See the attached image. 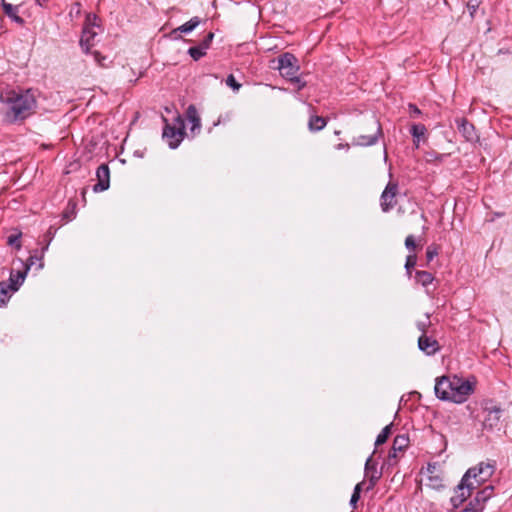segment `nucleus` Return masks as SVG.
I'll return each mask as SVG.
<instances>
[{
	"label": "nucleus",
	"instance_id": "10",
	"mask_svg": "<svg viewBox=\"0 0 512 512\" xmlns=\"http://www.w3.org/2000/svg\"><path fill=\"white\" fill-rule=\"evenodd\" d=\"M374 132L370 134H363L353 139V145L357 146H371L374 145L378 137L382 135V128L378 121H373Z\"/></svg>",
	"mask_w": 512,
	"mask_h": 512
},
{
	"label": "nucleus",
	"instance_id": "17",
	"mask_svg": "<svg viewBox=\"0 0 512 512\" xmlns=\"http://www.w3.org/2000/svg\"><path fill=\"white\" fill-rule=\"evenodd\" d=\"M186 116H187L188 121L192 124V126L190 128V132H191L192 136L197 135L201 129V120L198 115V111L194 105H190L187 108Z\"/></svg>",
	"mask_w": 512,
	"mask_h": 512
},
{
	"label": "nucleus",
	"instance_id": "3",
	"mask_svg": "<svg viewBox=\"0 0 512 512\" xmlns=\"http://www.w3.org/2000/svg\"><path fill=\"white\" fill-rule=\"evenodd\" d=\"M163 121L165 122L162 134L163 139L166 140L170 148L175 149L179 146L185 135L184 121L180 115L177 116L176 123L173 125L168 123V120L164 117Z\"/></svg>",
	"mask_w": 512,
	"mask_h": 512
},
{
	"label": "nucleus",
	"instance_id": "1",
	"mask_svg": "<svg viewBox=\"0 0 512 512\" xmlns=\"http://www.w3.org/2000/svg\"><path fill=\"white\" fill-rule=\"evenodd\" d=\"M0 100L6 106L5 119L9 123L22 122L36 112L37 100L31 89L9 90L1 94Z\"/></svg>",
	"mask_w": 512,
	"mask_h": 512
},
{
	"label": "nucleus",
	"instance_id": "23",
	"mask_svg": "<svg viewBox=\"0 0 512 512\" xmlns=\"http://www.w3.org/2000/svg\"><path fill=\"white\" fill-rule=\"evenodd\" d=\"M426 131L427 129L423 124H413L411 126L410 132L413 136V141L417 147L419 145L421 138L425 137Z\"/></svg>",
	"mask_w": 512,
	"mask_h": 512
},
{
	"label": "nucleus",
	"instance_id": "43",
	"mask_svg": "<svg viewBox=\"0 0 512 512\" xmlns=\"http://www.w3.org/2000/svg\"><path fill=\"white\" fill-rule=\"evenodd\" d=\"M360 499V495L357 494V492H353L351 499H350V505L353 507V509H356V505L358 500Z\"/></svg>",
	"mask_w": 512,
	"mask_h": 512
},
{
	"label": "nucleus",
	"instance_id": "47",
	"mask_svg": "<svg viewBox=\"0 0 512 512\" xmlns=\"http://www.w3.org/2000/svg\"><path fill=\"white\" fill-rule=\"evenodd\" d=\"M361 486H362V484H361V483H358V484L355 486V488H354V491H353V492H357V494H358V495H360V493H361V489H362V488H361Z\"/></svg>",
	"mask_w": 512,
	"mask_h": 512
},
{
	"label": "nucleus",
	"instance_id": "36",
	"mask_svg": "<svg viewBox=\"0 0 512 512\" xmlns=\"http://www.w3.org/2000/svg\"><path fill=\"white\" fill-rule=\"evenodd\" d=\"M430 324H431V322L429 320V317H427L425 321H418L416 326H417V329L420 332H422V334H426L427 333V329L430 326Z\"/></svg>",
	"mask_w": 512,
	"mask_h": 512
},
{
	"label": "nucleus",
	"instance_id": "49",
	"mask_svg": "<svg viewBox=\"0 0 512 512\" xmlns=\"http://www.w3.org/2000/svg\"><path fill=\"white\" fill-rule=\"evenodd\" d=\"M53 233H52V227L49 228L48 232H47V236H52Z\"/></svg>",
	"mask_w": 512,
	"mask_h": 512
},
{
	"label": "nucleus",
	"instance_id": "6",
	"mask_svg": "<svg viewBox=\"0 0 512 512\" xmlns=\"http://www.w3.org/2000/svg\"><path fill=\"white\" fill-rule=\"evenodd\" d=\"M456 376H442L436 379L434 391L436 396L443 401H450L453 394L454 380Z\"/></svg>",
	"mask_w": 512,
	"mask_h": 512
},
{
	"label": "nucleus",
	"instance_id": "15",
	"mask_svg": "<svg viewBox=\"0 0 512 512\" xmlns=\"http://www.w3.org/2000/svg\"><path fill=\"white\" fill-rule=\"evenodd\" d=\"M418 348L427 355H434L440 349L438 341L427 334H422L418 338Z\"/></svg>",
	"mask_w": 512,
	"mask_h": 512
},
{
	"label": "nucleus",
	"instance_id": "21",
	"mask_svg": "<svg viewBox=\"0 0 512 512\" xmlns=\"http://www.w3.org/2000/svg\"><path fill=\"white\" fill-rule=\"evenodd\" d=\"M327 124V121L322 116H311L308 122V128L312 132H317L322 130Z\"/></svg>",
	"mask_w": 512,
	"mask_h": 512
},
{
	"label": "nucleus",
	"instance_id": "45",
	"mask_svg": "<svg viewBox=\"0 0 512 512\" xmlns=\"http://www.w3.org/2000/svg\"><path fill=\"white\" fill-rule=\"evenodd\" d=\"M96 21H97L96 15L91 14L90 27H92V29H94V27L97 26Z\"/></svg>",
	"mask_w": 512,
	"mask_h": 512
},
{
	"label": "nucleus",
	"instance_id": "22",
	"mask_svg": "<svg viewBox=\"0 0 512 512\" xmlns=\"http://www.w3.org/2000/svg\"><path fill=\"white\" fill-rule=\"evenodd\" d=\"M17 287L0 282V307L5 305L10 298V291H16Z\"/></svg>",
	"mask_w": 512,
	"mask_h": 512
},
{
	"label": "nucleus",
	"instance_id": "38",
	"mask_svg": "<svg viewBox=\"0 0 512 512\" xmlns=\"http://www.w3.org/2000/svg\"><path fill=\"white\" fill-rule=\"evenodd\" d=\"M408 108H409V112H410V116L411 117L416 118L419 115H421V111H420V109L416 105L409 104Z\"/></svg>",
	"mask_w": 512,
	"mask_h": 512
},
{
	"label": "nucleus",
	"instance_id": "29",
	"mask_svg": "<svg viewBox=\"0 0 512 512\" xmlns=\"http://www.w3.org/2000/svg\"><path fill=\"white\" fill-rule=\"evenodd\" d=\"M416 264H417V256L415 254L408 255L406 258L405 268L409 275H411V271L415 267Z\"/></svg>",
	"mask_w": 512,
	"mask_h": 512
},
{
	"label": "nucleus",
	"instance_id": "39",
	"mask_svg": "<svg viewBox=\"0 0 512 512\" xmlns=\"http://www.w3.org/2000/svg\"><path fill=\"white\" fill-rule=\"evenodd\" d=\"M42 258H38L37 256H30L27 260V268L29 269L32 265L35 264L36 261H39V268H42L43 263L41 262Z\"/></svg>",
	"mask_w": 512,
	"mask_h": 512
},
{
	"label": "nucleus",
	"instance_id": "41",
	"mask_svg": "<svg viewBox=\"0 0 512 512\" xmlns=\"http://www.w3.org/2000/svg\"><path fill=\"white\" fill-rule=\"evenodd\" d=\"M443 158V155H436L434 152H430V153H427L426 154V160L428 162H432V161H435V160H442Z\"/></svg>",
	"mask_w": 512,
	"mask_h": 512
},
{
	"label": "nucleus",
	"instance_id": "19",
	"mask_svg": "<svg viewBox=\"0 0 512 512\" xmlns=\"http://www.w3.org/2000/svg\"><path fill=\"white\" fill-rule=\"evenodd\" d=\"M493 486H486L481 491H478L474 500L472 501L476 507H482V504L490 499L493 495Z\"/></svg>",
	"mask_w": 512,
	"mask_h": 512
},
{
	"label": "nucleus",
	"instance_id": "7",
	"mask_svg": "<svg viewBox=\"0 0 512 512\" xmlns=\"http://www.w3.org/2000/svg\"><path fill=\"white\" fill-rule=\"evenodd\" d=\"M456 376H442L436 379L434 391L436 396L443 401H450L453 394L454 380Z\"/></svg>",
	"mask_w": 512,
	"mask_h": 512
},
{
	"label": "nucleus",
	"instance_id": "4",
	"mask_svg": "<svg viewBox=\"0 0 512 512\" xmlns=\"http://www.w3.org/2000/svg\"><path fill=\"white\" fill-rule=\"evenodd\" d=\"M475 469H468L461 479V482L455 489V495L451 497L450 501L454 508L459 507L468 497L471 496V491L476 487L474 483L469 482L472 476H475Z\"/></svg>",
	"mask_w": 512,
	"mask_h": 512
},
{
	"label": "nucleus",
	"instance_id": "33",
	"mask_svg": "<svg viewBox=\"0 0 512 512\" xmlns=\"http://www.w3.org/2000/svg\"><path fill=\"white\" fill-rule=\"evenodd\" d=\"M227 86L231 87L234 91H238L241 88V84L238 83L233 74H229L226 78Z\"/></svg>",
	"mask_w": 512,
	"mask_h": 512
},
{
	"label": "nucleus",
	"instance_id": "35",
	"mask_svg": "<svg viewBox=\"0 0 512 512\" xmlns=\"http://www.w3.org/2000/svg\"><path fill=\"white\" fill-rule=\"evenodd\" d=\"M438 255V248L436 246L430 245L426 250V258L427 262H430L434 259L435 256Z\"/></svg>",
	"mask_w": 512,
	"mask_h": 512
},
{
	"label": "nucleus",
	"instance_id": "2",
	"mask_svg": "<svg viewBox=\"0 0 512 512\" xmlns=\"http://www.w3.org/2000/svg\"><path fill=\"white\" fill-rule=\"evenodd\" d=\"M277 69L280 74L291 82L297 83L298 88L301 89L305 86V83H301L298 77L299 65L297 58L291 53H284L278 58Z\"/></svg>",
	"mask_w": 512,
	"mask_h": 512
},
{
	"label": "nucleus",
	"instance_id": "12",
	"mask_svg": "<svg viewBox=\"0 0 512 512\" xmlns=\"http://www.w3.org/2000/svg\"><path fill=\"white\" fill-rule=\"evenodd\" d=\"M91 14H88L85 20V24L82 31V36L80 39V45L85 53L90 51V48L93 46V40L97 35V32L90 27Z\"/></svg>",
	"mask_w": 512,
	"mask_h": 512
},
{
	"label": "nucleus",
	"instance_id": "20",
	"mask_svg": "<svg viewBox=\"0 0 512 512\" xmlns=\"http://www.w3.org/2000/svg\"><path fill=\"white\" fill-rule=\"evenodd\" d=\"M365 473L366 476L369 477L372 485H374L381 476V474L377 471L376 463L373 462L372 457H369L365 463Z\"/></svg>",
	"mask_w": 512,
	"mask_h": 512
},
{
	"label": "nucleus",
	"instance_id": "25",
	"mask_svg": "<svg viewBox=\"0 0 512 512\" xmlns=\"http://www.w3.org/2000/svg\"><path fill=\"white\" fill-rule=\"evenodd\" d=\"M415 279L417 283L426 287L433 282L434 276L428 271H416Z\"/></svg>",
	"mask_w": 512,
	"mask_h": 512
},
{
	"label": "nucleus",
	"instance_id": "13",
	"mask_svg": "<svg viewBox=\"0 0 512 512\" xmlns=\"http://www.w3.org/2000/svg\"><path fill=\"white\" fill-rule=\"evenodd\" d=\"M97 183L94 185L95 192H102L109 188L110 170L107 164H101L96 171Z\"/></svg>",
	"mask_w": 512,
	"mask_h": 512
},
{
	"label": "nucleus",
	"instance_id": "34",
	"mask_svg": "<svg viewBox=\"0 0 512 512\" xmlns=\"http://www.w3.org/2000/svg\"><path fill=\"white\" fill-rule=\"evenodd\" d=\"M405 246L409 251H414L418 245L413 235H408L405 239Z\"/></svg>",
	"mask_w": 512,
	"mask_h": 512
},
{
	"label": "nucleus",
	"instance_id": "8",
	"mask_svg": "<svg viewBox=\"0 0 512 512\" xmlns=\"http://www.w3.org/2000/svg\"><path fill=\"white\" fill-rule=\"evenodd\" d=\"M484 418L482 421V425L484 429L493 430L495 428L499 429L500 419L502 415V409L497 406H486L483 410Z\"/></svg>",
	"mask_w": 512,
	"mask_h": 512
},
{
	"label": "nucleus",
	"instance_id": "31",
	"mask_svg": "<svg viewBox=\"0 0 512 512\" xmlns=\"http://www.w3.org/2000/svg\"><path fill=\"white\" fill-rule=\"evenodd\" d=\"M25 276H26V271H24V272L18 271L16 274V279H14L13 274H11V276H10L11 284L10 285H13L18 288V285L24 281Z\"/></svg>",
	"mask_w": 512,
	"mask_h": 512
},
{
	"label": "nucleus",
	"instance_id": "11",
	"mask_svg": "<svg viewBox=\"0 0 512 512\" xmlns=\"http://www.w3.org/2000/svg\"><path fill=\"white\" fill-rule=\"evenodd\" d=\"M458 131L462 134L468 142H477L479 136L476 133L475 127L466 118H457L455 120Z\"/></svg>",
	"mask_w": 512,
	"mask_h": 512
},
{
	"label": "nucleus",
	"instance_id": "18",
	"mask_svg": "<svg viewBox=\"0 0 512 512\" xmlns=\"http://www.w3.org/2000/svg\"><path fill=\"white\" fill-rule=\"evenodd\" d=\"M2 9L3 12L10 17L13 21L16 23L23 25L24 19L18 15V8L16 6H13L10 3H7L5 0H2Z\"/></svg>",
	"mask_w": 512,
	"mask_h": 512
},
{
	"label": "nucleus",
	"instance_id": "51",
	"mask_svg": "<svg viewBox=\"0 0 512 512\" xmlns=\"http://www.w3.org/2000/svg\"><path fill=\"white\" fill-rule=\"evenodd\" d=\"M36 2L41 5V0H36Z\"/></svg>",
	"mask_w": 512,
	"mask_h": 512
},
{
	"label": "nucleus",
	"instance_id": "46",
	"mask_svg": "<svg viewBox=\"0 0 512 512\" xmlns=\"http://www.w3.org/2000/svg\"><path fill=\"white\" fill-rule=\"evenodd\" d=\"M349 147H350V146H349V144H348V143H346V144H341V143H340V144H338V145L336 146V148H337V149H349Z\"/></svg>",
	"mask_w": 512,
	"mask_h": 512
},
{
	"label": "nucleus",
	"instance_id": "40",
	"mask_svg": "<svg viewBox=\"0 0 512 512\" xmlns=\"http://www.w3.org/2000/svg\"><path fill=\"white\" fill-rule=\"evenodd\" d=\"M397 452L398 451H393V448L390 450L387 460L389 465H394L397 463Z\"/></svg>",
	"mask_w": 512,
	"mask_h": 512
},
{
	"label": "nucleus",
	"instance_id": "5",
	"mask_svg": "<svg viewBox=\"0 0 512 512\" xmlns=\"http://www.w3.org/2000/svg\"><path fill=\"white\" fill-rule=\"evenodd\" d=\"M474 392V384L460 377H455L453 394L450 401L461 404Z\"/></svg>",
	"mask_w": 512,
	"mask_h": 512
},
{
	"label": "nucleus",
	"instance_id": "30",
	"mask_svg": "<svg viewBox=\"0 0 512 512\" xmlns=\"http://www.w3.org/2000/svg\"><path fill=\"white\" fill-rule=\"evenodd\" d=\"M20 238L21 233L11 234L10 236H8L7 243L11 246H14L17 250H19L21 248Z\"/></svg>",
	"mask_w": 512,
	"mask_h": 512
},
{
	"label": "nucleus",
	"instance_id": "32",
	"mask_svg": "<svg viewBox=\"0 0 512 512\" xmlns=\"http://www.w3.org/2000/svg\"><path fill=\"white\" fill-rule=\"evenodd\" d=\"M481 4V1L480 0H469L467 2V8L469 10V13L471 15V17L473 18L477 9L479 8Z\"/></svg>",
	"mask_w": 512,
	"mask_h": 512
},
{
	"label": "nucleus",
	"instance_id": "26",
	"mask_svg": "<svg viewBox=\"0 0 512 512\" xmlns=\"http://www.w3.org/2000/svg\"><path fill=\"white\" fill-rule=\"evenodd\" d=\"M200 24V19L198 17H193L183 25L176 28L173 33L176 32H182V33H188L194 30L198 25Z\"/></svg>",
	"mask_w": 512,
	"mask_h": 512
},
{
	"label": "nucleus",
	"instance_id": "14",
	"mask_svg": "<svg viewBox=\"0 0 512 512\" xmlns=\"http://www.w3.org/2000/svg\"><path fill=\"white\" fill-rule=\"evenodd\" d=\"M427 474L426 486L434 490H441L444 488L443 478L441 474L438 473L436 464H428Z\"/></svg>",
	"mask_w": 512,
	"mask_h": 512
},
{
	"label": "nucleus",
	"instance_id": "27",
	"mask_svg": "<svg viewBox=\"0 0 512 512\" xmlns=\"http://www.w3.org/2000/svg\"><path fill=\"white\" fill-rule=\"evenodd\" d=\"M391 430H392V424L385 426L382 429V431L380 432V434L377 436L376 441H375V446H380V445L384 444L387 441V439L389 438V436L391 435Z\"/></svg>",
	"mask_w": 512,
	"mask_h": 512
},
{
	"label": "nucleus",
	"instance_id": "24",
	"mask_svg": "<svg viewBox=\"0 0 512 512\" xmlns=\"http://www.w3.org/2000/svg\"><path fill=\"white\" fill-rule=\"evenodd\" d=\"M409 445V437L406 434L397 435L393 440V451L403 452Z\"/></svg>",
	"mask_w": 512,
	"mask_h": 512
},
{
	"label": "nucleus",
	"instance_id": "37",
	"mask_svg": "<svg viewBox=\"0 0 512 512\" xmlns=\"http://www.w3.org/2000/svg\"><path fill=\"white\" fill-rule=\"evenodd\" d=\"M214 38V33L212 32H209L205 38L203 39V41L200 43V46L206 51L209 47H210V44L212 42Z\"/></svg>",
	"mask_w": 512,
	"mask_h": 512
},
{
	"label": "nucleus",
	"instance_id": "9",
	"mask_svg": "<svg viewBox=\"0 0 512 512\" xmlns=\"http://www.w3.org/2000/svg\"><path fill=\"white\" fill-rule=\"evenodd\" d=\"M398 194V184L389 182L381 194L382 211L388 212L396 205V196Z\"/></svg>",
	"mask_w": 512,
	"mask_h": 512
},
{
	"label": "nucleus",
	"instance_id": "50",
	"mask_svg": "<svg viewBox=\"0 0 512 512\" xmlns=\"http://www.w3.org/2000/svg\"><path fill=\"white\" fill-rule=\"evenodd\" d=\"M76 207V204H73L72 206V210H71V215L74 214V208Z\"/></svg>",
	"mask_w": 512,
	"mask_h": 512
},
{
	"label": "nucleus",
	"instance_id": "28",
	"mask_svg": "<svg viewBox=\"0 0 512 512\" xmlns=\"http://www.w3.org/2000/svg\"><path fill=\"white\" fill-rule=\"evenodd\" d=\"M188 54L195 60H199L200 58H202L203 56L206 55V51L199 45V46H194V47H190L189 50H188Z\"/></svg>",
	"mask_w": 512,
	"mask_h": 512
},
{
	"label": "nucleus",
	"instance_id": "16",
	"mask_svg": "<svg viewBox=\"0 0 512 512\" xmlns=\"http://www.w3.org/2000/svg\"><path fill=\"white\" fill-rule=\"evenodd\" d=\"M472 469H475V476L471 478H474L476 484L479 485L492 475L494 466L488 463H480L477 467H473Z\"/></svg>",
	"mask_w": 512,
	"mask_h": 512
},
{
	"label": "nucleus",
	"instance_id": "44",
	"mask_svg": "<svg viewBox=\"0 0 512 512\" xmlns=\"http://www.w3.org/2000/svg\"><path fill=\"white\" fill-rule=\"evenodd\" d=\"M93 55H94V58H95V60L97 61V63H99L100 65H103V64H102V61H103V60H105V57H104V56H102V55L100 54V52H98V51H94V52H93Z\"/></svg>",
	"mask_w": 512,
	"mask_h": 512
},
{
	"label": "nucleus",
	"instance_id": "48",
	"mask_svg": "<svg viewBox=\"0 0 512 512\" xmlns=\"http://www.w3.org/2000/svg\"><path fill=\"white\" fill-rule=\"evenodd\" d=\"M64 217H65L67 220H70V219H71L70 212L65 211V212H64Z\"/></svg>",
	"mask_w": 512,
	"mask_h": 512
},
{
	"label": "nucleus",
	"instance_id": "42",
	"mask_svg": "<svg viewBox=\"0 0 512 512\" xmlns=\"http://www.w3.org/2000/svg\"><path fill=\"white\" fill-rule=\"evenodd\" d=\"M482 511V507H476L473 502L469 503V506H467L465 509H463L461 512H480Z\"/></svg>",
	"mask_w": 512,
	"mask_h": 512
}]
</instances>
